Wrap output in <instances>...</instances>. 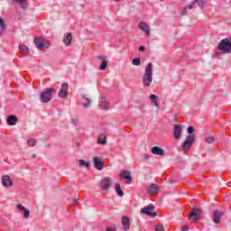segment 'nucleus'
Listing matches in <instances>:
<instances>
[{"instance_id": "obj_41", "label": "nucleus", "mask_w": 231, "mask_h": 231, "mask_svg": "<svg viewBox=\"0 0 231 231\" xmlns=\"http://www.w3.org/2000/svg\"><path fill=\"white\" fill-rule=\"evenodd\" d=\"M72 203L73 205H79V199H75Z\"/></svg>"}, {"instance_id": "obj_42", "label": "nucleus", "mask_w": 231, "mask_h": 231, "mask_svg": "<svg viewBox=\"0 0 231 231\" xmlns=\"http://www.w3.org/2000/svg\"><path fill=\"white\" fill-rule=\"evenodd\" d=\"M139 51H145V47L141 46V47L139 48Z\"/></svg>"}, {"instance_id": "obj_2", "label": "nucleus", "mask_w": 231, "mask_h": 231, "mask_svg": "<svg viewBox=\"0 0 231 231\" xmlns=\"http://www.w3.org/2000/svg\"><path fill=\"white\" fill-rule=\"evenodd\" d=\"M53 88H45L40 95V101L42 104H48L53 98Z\"/></svg>"}, {"instance_id": "obj_44", "label": "nucleus", "mask_w": 231, "mask_h": 231, "mask_svg": "<svg viewBox=\"0 0 231 231\" xmlns=\"http://www.w3.org/2000/svg\"><path fill=\"white\" fill-rule=\"evenodd\" d=\"M32 158H37L36 154H32Z\"/></svg>"}, {"instance_id": "obj_36", "label": "nucleus", "mask_w": 231, "mask_h": 231, "mask_svg": "<svg viewBox=\"0 0 231 231\" xmlns=\"http://www.w3.org/2000/svg\"><path fill=\"white\" fill-rule=\"evenodd\" d=\"M188 133L189 134H192V133H194V127L192 126L188 127Z\"/></svg>"}, {"instance_id": "obj_32", "label": "nucleus", "mask_w": 231, "mask_h": 231, "mask_svg": "<svg viewBox=\"0 0 231 231\" xmlns=\"http://www.w3.org/2000/svg\"><path fill=\"white\" fill-rule=\"evenodd\" d=\"M6 28V25L5 24V20L1 18L0 16V32H5V29Z\"/></svg>"}, {"instance_id": "obj_14", "label": "nucleus", "mask_w": 231, "mask_h": 231, "mask_svg": "<svg viewBox=\"0 0 231 231\" xmlns=\"http://www.w3.org/2000/svg\"><path fill=\"white\" fill-rule=\"evenodd\" d=\"M181 125H175L173 129V136L175 140H180L181 138Z\"/></svg>"}, {"instance_id": "obj_39", "label": "nucleus", "mask_w": 231, "mask_h": 231, "mask_svg": "<svg viewBox=\"0 0 231 231\" xmlns=\"http://www.w3.org/2000/svg\"><path fill=\"white\" fill-rule=\"evenodd\" d=\"M143 158H144V160H149L151 158V155L144 153Z\"/></svg>"}, {"instance_id": "obj_31", "label": "nucleus", "mask_w": 231, "mask_h": 231, "mask_svg": "<svg viewBox=\"0 0 231 231\" xmlns=\"http://www.w3.org/2000/svg\"><path fill=\"white\" fill-rule=\"evenodd\" d=\"M36 143H37V141L35 139H29L27 141V145L29 147H35Z\"/></svg>"}, {"instance_id": "obj_40", "label": "nucleus", "mask_w": 231, "mask_h": 231, "mask_svg": "<svg viewBox=\"0 0 231 231\" xmlns=\"http://www.w3.org/2000/svg\"><path fill=\"white\" fill-rule=\"evenodd\" d=\"M181 230H182V231H189V226H183L181 227Z\"/></svg>"}, {"instance_id": "obj_45", "label": "nucleus", "mask_w": 231, "mask_h": 231, "mask_svg": "<svg viewBox=\"0 0 231 231\" xmlns=\"http://www.w3.org/2000/svg\"><path fill=\"white\" fill-rule=\"evenodd\" d=\"M171 183H174V180H171Z\"/></svg>"}, {"instance_id": "obj_30", "label": "nucleus", "mask_w": 231, "mask_h": 231, "mask_svg": "<svg viewBox=\"0 0 231 231\" xmlns=\"http://www.w3.org/2000/svg\"><path fill=\"white\" fill-rule=\"evenodd\" d=\"M82 98L85 100V102L82 104L83 107L86 109H88V107H91V100L86 97V96H82Z\"/></svg>"}, {"instance_id": "obj_21", "label": "nucleus", "mask_w": 231, "mask_h": 231, "mask_svg": "<svg viewBox=\"0 0 231 231\" xmlns=\"http://www.w3.org/2000/svg\"><path fill=\"white\" fill-rule=\"evenodd\" d=\"M71 41H73V35L71 32H67L63 37L65 46H71Z\"/></svg>"}, {"instance_id": "obj_28", "label": "nucleus", "mask_w": 231, "mask_h": 231, "mask_svg": "<svg viewBox=\"0 0 231 231\" xmlns=\"http://www.w3.org/2000/svg\"><path fill=\"white\" fill-rule=\"evenodd\" d=\"M115 190L116 194L119 196V198H124V191H122V188L119 183H116L115 185Z\"/></svg>"}, {"instance_id": "obj_11", "label": "nucleus", "mask_w": 231, "mask_h": 231, "mask_svg": "<svg viewBox=\"0 0 231 231\" xmlns=\"http://www.w3.org/2000/svg\"><path fill=\"white\" fill-rule=\"evenodd\" d=\"M152 210H154V206L152 204H150L148 207L143 208L141 210V212L143 214H146V216L155 217L157 215V213L153 212Z\"/></svg>"}, {"instance_id": "obj_4", "label": "nucleus", "mask_w": 231, "mask_h": 231, "mask_svg": "<svg viewBox=\"0 0 231 231\" xmlns=\"http://www.w3.org/2000/svg\"><path fill=\"white\" fill-rule=\"evenodd\" d=\"M222 53H231V42L228 39H223L217 46Z\"/></svg>"}, {"instance_id": "obj_17", "label": "nucleus", "mask_w": 231, "mask_h": 231, "mask_svg": "<svg viewBox=\"0 0 231 231\" xmlns=\"http://www.w3.org/2000/svg\"><path fill=\"white\" fill-rule=\"evenodd\" d=\"M121 221L124 230L128 231L131 228V221L129 220V217L124 216Z\"/></svg>"}, {"instance_id": "obj_16", "label": "nucleus", "mask_w": 231, "mask_h": 231, "mask_svg": "<svg viewBox=\"0 0 231 231\" xmlns=\"http://www.w3.org/2000/svg\"><path fill=\"white\" fill-rule=\"evenodd\" d=\"M99 107L100 109H103L105 111H107L109 109V102H107V99H106V97L102 96L99 101Z\"/></svg>"}, {"instance_id": "obj_27", "label": "nucleus", "mask_w": 231, "mask_h": 231, "mask_svg": "<svg viewBox=\"0 0 231 231\" xmlns=\"http://www.w3.org/2000/svg\"><path fill=\"white\" fill-rule=\"evenodd\" d=\"M121 178H124V180H128V181H131V171H124L120 173Z\"/></svg>"}, {"instance_id": "obj_9", "label": "nucleus", "mask_w": 231, "mask_h": 231, "mask_svg": "<svg viewBox=\"0 0 231 231\" xmlns=\"http://www.w3.org/2000/svg\"><path fill=\"white\" fill-rule=\"evenodd\" d=\"M189 217H190V219H192V221H198V219H199L201 217V209L193 208L191 209Z\"/></svg>"}, {"instance_id": "obj_23", "label": "nucleus", "mask_w": 231, "mask_h": 231, "mask_svg": "<svg viewBox=\"0 0 231 231\" xmlns=\"http://www.w3.org/2000/svg\"><path fill=\"white\" fill-rule=\"evenodd\" d=\"M150 102L152 104V106H155V107H160V101H158V96L152 94L150 96Z\"/></svg>"}, {"instance_id": "obj_37", "label": "nucleus", "mask_w": 231, "mask_h": 231, "mask_svg": "<svg viewBox=\"0 0 231 231\" xmlns=\"http://www.w3.org/2000/svg\"><path fill=\"white\" fill-rule=\"evenodd\" d=\"M71 122L74 125H79V119L78 118L72 119Z\"/></svg>"}, {"instance_id": "obj_1", "label": "nucleus", "mask_w": 231, "mask_h": 231, "mask_svg": "<svg viewBox=\"0 0 231 231\" xmlns=\"http://www.w3.org/2000/svg\"><path fill=\"white\" fill-rule=\"evenodd\" d=\"M152 63H148L145 69L144 74L143 75V84L144 88H149L151 84H152Z\"/></svg>"}, {"instance_id": "obj_33", "label": "nucleus", "mask_w": 231, "mask_h": 231, "mask_svg": "<svg viewBox=\"0 0 231 231\" xmlns=\"http://www.w3.org/2000/svg\"><path fill=\"white\" fill-rule=\"evenodd\" d=\"M132 64L134 66H140V64H141L140 59H134L132 61Z\"/></svg>"}, {"instance_id": "obj_19", "label": "nucleus", "mask_w": 231, "mask_h": 231, "mask_svg": "<svg viewBox=\"0 0 231 231\" xmlns=\"http://www.w3.org/2000/svg\"><path fill=\"white\" fill-rule=\"evenodd\" d=\"M16 208H18V210H21V212L23 213L24 219H28V217H30V210H28V208H25L24 206H23V204H17Z\"/></svg>"}, {"instance_id": "obj_46", "label": "nucleus", "mask_w": 231, "mask_h": 231, "mask_svg": "<svg viewBox=\"0 0 231 231\" xmlns=\"http://www.w3.org/2000/svg\"><path fill=\"white\" fill-rule=\"evenodd\" d=\"M126 183H129V180H127V182Z\"/></svg>"}, {"instance_id": "obj_7", "label": "nucleus", "mask_w": 231, "mask_h": 231, "mask_svg": "<svg viewBox=\"0 0 231 231\" xmlns=\"http://www.w3.org/2000/svg\"><path fill=\"white\" fill-rule=\"evenodd\" d=\"M112 183L113 180L109 177H106L100 181L99 187L101 190H109V189H111Z\"/></svg>"}, {"instance_id": "obj_13", "label": "nucleus", "mask_w": 231, "mask_h": 231, "mask_svg": "<svg viewBox=\"0 0 231 231\" xmlns=\"http://www.w3.org/2000/svg\"><path fill=\"white\" fill-rule=\"evenodd\" d=\"M147 192L150 194V196L158 194V192H160V187L157 184H151L147 186Z\"/></svg>"}, {"instance_id": "obj_29", "label": "nucleus", "mask_w": 231, "mask_h": 231, "mask_svg": "<svg viewBox=\"0 0 231 231\" xmlns=\"http://www.w3.org/2000/svg\"><path fill=\"white\" fill-rule=\"evenodd\" d=\"M106 135L104 134H99L97 138V143H99L100 145H106Z\"/></svg>"}, {"instance_id": "obj_10", "label": "nucleus", "mask_w": 231, "mask_h": 231, "mask_svg": "<svg viewBox=\"0 0 231 231\" xmlns=\"http://www.w3.org/2000/svg\"><path fill=\"white\" fill-rule=\"evenodd\" d=\"M98 60H100L101 64L98 68L100 71H106L107 69V57L101 55L97 57Z\"/></svg>"}, {"instance_id": "obj_18", "label": "nucleus", "mask_w": 231, "mask_h": 231, "mask_svg": "<svg viewBox=\"0 0 231 231\" xmlns=\"http://www.w3.org/2000/svg\"><path fill=\"white\" fill-rule=\"evenodd\" d=\"M152 154H155V156H164L165 150L162 149L160 146L152 147Z\"/></svg>"}, {"instance_id": "obj_35", "label": "nucleus", "mask_w": 231, "mask_h": 231, "mask_svg": "<svg viewBox=\"0 0 231 231\" xmlns=\"http://www.w3.org/2000/svg\"><path fill=\"white\" fill-rule=\"evenodd\" d=\"M155 231H165V228L163 227V225H158L155 226Z\"/></svg>"}, {"instance_id": "obj_25", "label": "nucleus", "mask_w": 231, "mask_h": 231, "mask_svg": "<svg viewBox=\"0 0 231 231\" xmlns=\"http://www.w3.org/2000/svg\"><path fill=\"white\" fill-rule=\"evenodd\" d=\"M6 122L8 125H15L17 124V117L15 116H9Z\"/></svg>"}, {"instance_id": "obj_38", "label": "nucleus", "mask_w": 231, "mask_h": 231, "mask_svg": "<svg viewBox=\"0 0 231 231\" xmlns=\"http://www.w3.org/2000/svg\"><path fill=\"white\" fill-rule=\"evenodd\" d=\"M16 3H19L21 5V6H23L24 5V3H26V0H15Z\"/></svg>"}, {"instance_id": "obj_20", "label": "nucleus", "mask_w": 231, "mask_h": 231, "mask_svg": "<svg viewBox=\"0 0 231 231\" xmlns=\"http://www.w3.org/2000/svg\"><path fill=\"white\" fill-rule=\"evenodd\" d=\"M221 217H223V212L218 210L213 212V221L216 225H218L219 221H221Z\"/></svg>"}, {"instance_id": "obj_12", "label": "nucleus", "mask_w": 231, "mask_h": 231, "mask_svg": "<svg viewBox=\"0 0 231 231\" xmlns=\"http://www.w3.org/2000/svg\"><path fill=\"white\" fill-rule=\"evenodd\" d=\"M68 83H63L61 85V88L58 93V97H60V98H66L68 97Z\"/></svg>"}, {"instance_id": "obj_15", "label": "nucleus", "mask_w": 231, "mask_h": 231, "mask_svg": "<svg viewBox=\"0 0 231 231\" xmlns=\"http://www.w3.org/2000/svg\"><path fill=\"white\" fill-rule=\"evenodd\" d=\"M2 185H4L5 188H9L14 185V181H12L10 176L5 175L2 177Z\"/></svg>"}, {"instance_id": "obj_6", "label": "nucleus", "mask_w": 231, "mask_h": 231, "mask_svg": "<svg viewBox=\"0 0 231 231\" xmlns=\"http://www.w3.org/2000/svg\"><path fill=\"white\" fill-rule=\"evenodd\" d=\"M196 140V137L194 135H188L185 142L182 144V150L185 153H187L188 151H190V147H192V143H194V141Z\"/></svg>"}, {"instance_id": "obj_5", "label": "nucleus", "mask_w": 231, "mask_h": 231, "mask_svg": "<svg viewBox=\"0 0 231 231\" xmlns=\"http://www.w3.org/2000/svg\"><path fill=\"white\" fill-rule=\"evenodd\" d=\"M205 3H207V0H194L191 3V5L181 8L182 15H185V14H187V10H192L196 4L199 6V8H201V9L205 8Z\"/></svg>"}, {"instance_id": "obj_43", "label": "nucleus", "mask_w": 231, "mask_h": 231, "mask_svg": "<svg viewBox=\"0 0 231 231\" xmlns=\"http://www.w3.org/2000/svg\"><path fill=\"white\" fill-rule=\"evenodd\" d=\"M106 231H115V229L113 227H106Z\"/></svg>"}, {"instance_id": "obj_8", "label": "nucleus", "mask_w": 231, "mask_h": 231, "mask_svg": "<svg viewBox=\"0 0 231 231\" xmlns=\"http://www.w3.org/2000/svg\"><path fill=\"white\" fill-rule=\"evenodd\" d=\"M93 163L97 171H102V169H104V160L102 159V157L94 156Z\"/></svg>"}, {"instance_id": "obj_22", "label": "nucleus", "mask_w": 231, "mask_h": 231, "mask_svg": "<svg viewBox=\"0 0 231 231\" xmlns=\"http://www.w3.org/2000/svg\"><path fill=\"white\" fill-rule=\"evenodd\" d=\"M139 28L140 30H142L143 32H145V33L147 35H151V29L149 28V25L147 24V23L145 22H141L139 23Z\"/></svg>"}, {"instance_id": "obj_24", "label": "nucleus", "mask_w": 231, "mask_h": 231, "mask_svg": "<svg viewBox=\"0 0 231 231\" xmlns=\"http://www.w3.org/2000/svg\"><path fill=\"white\" fill-rule=\"evenodd\" d=\"M19 50L24 55H30V49L28 48V46L24 45L23 43L19 45Z\"/></svg>"}, {"instance_id": "obj_3", "label": "nucleus", "mask_w": 231, "mask_h": 231, "mask_svg": "<svg viewBox=\"0 0 231 231\" xmlns=\"http://www.w3.org/2000/svg\"><path fill=\"white\" fill-rule=\"evenodd\" d=\"M34 44L38 50H48L51 43L48 40H44L43 38H35Z\"/></svg>"}, {"instance_id": "obj_34", "label": "nucleus", "mask_w": 231, "mask_h": 231, "mask_svg": "<svg viewBox=\"0 0 231 231\" xmlns=\"http://www.w3.org/2000/svg\"><path fill=\"white\" fill-rule=\"evenodd\" d=\"M214 142H216V139H214V137L206 138V143H214Z\"/></svg>"}, {"instance_id": "obj_26", "label": "nucleus", "mask_w": 231, "mask_h": 231, "mask_svg": "<svg viewBox=\"0 0 231 231\" xmlns=\"http://www.w3.org/2000/svg\"><path fill=\"white\" fill-rule=\"evenodd\" d=\"M78 163L79 165V167H84L85 169H89V167H91V163L90 162H88L82 159H79L78 161Z\"/></svg>"}]
</instances>
